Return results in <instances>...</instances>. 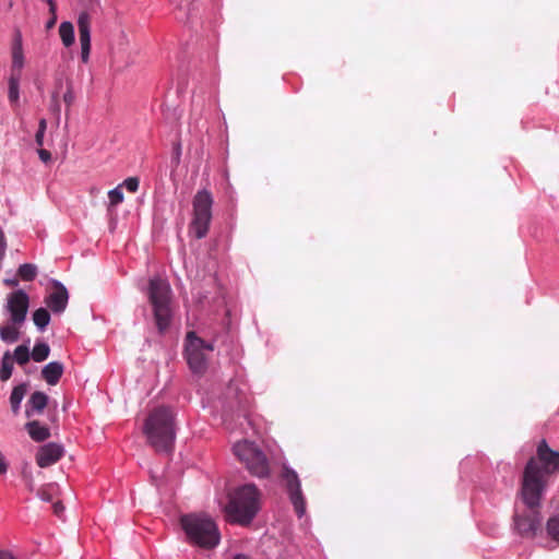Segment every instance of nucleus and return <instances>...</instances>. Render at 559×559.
I'll return each mask as SVG.
<instances>
[{"label": "nucleus", "instance_id": "obj_1", "mask_svg": "<svg viewBox=\"0 0 559 559\" xmlns=\"http://www.w3.org/2000/svg\"><path fill=\"white\" fill-rule=\"evenodd\" d=\"M556 472H559V451L552 450L543 439L537 444L536 456L528 460L523 472L520 495L525 506L540 504L547 476Z\"/></svg>", "mask_w": 559, "mask_h": 559}, {"label": "nucleus", "instance_id": "obj_2", "mask_svg": "<svg viewBox=\"0 0 559 559\" xmlns=\"http://www.w3.org/2000/svg\"><path fill=\"white\" fill-rule=\"evenodd\" d=\"M143 432L148 444L157 452H171L176 439L174 411L165 405L152 408L144 421Z\"/></svg>", "mask_w": 559, "mask_h": 559}, {"label": "nucleus", "instance_id": "obj_3", "mask_svg": "<svg viewBox=\"0 0 559 559\" xmlns=\"http://www.w3.org/2000/svg\"><path fill=\"white\" fill-rule=\"evenodd\" d=\"M260 497L261 493L253 484L234 489L229 492L225 507L227 520L242 526L249 525L260 510Z\"/></svg>", "mask_w": 559, "mask_h": 559}, {"label": "nucleus", "instance_id": "obj_4", "mask_svg": "<svg viewBox=\"0 0 559 559\" xmlns=\"http://www.w3.org/2000/svg\"><path fill=\"white\" fill-rule=\"evenodd\" d=\"M180 524L190 543L201 548L212 549L219 544L221 534L216 523L202 514H186Z\"/></svg>", "mask_w": 559, "mask_h": 559}, {"label": "nucleus", "instance_id": "obj_5", "mask_svg": "<svg viewBox=\"0 0 559 559\" xmlns=\"http://www.w3.org/2000/svg\"><path fill=\"white\" fill-rule=\"evenodd\" d=\"M148 301L153 308L155 324L160 333H164L171 320V289L166 280L151 278L147 287Z\"/></svg>", "mask_w": 559, "mask_h": 559}, {"label": "nucleus", "instance_id": "obj_6", "mask_svg": "<svg viewBox=\"0 0 559 559\" xmlns=\"http://www.w3.org/2000/svg\"><path fill=\"white\" fill-rule=\"evenodd\" d=\"M212 206L213 197L207 190L198 191L193 197L189 231L197 239H202L207 235L212 221Z\"/></svg>", "mask_w": 559, "mask_h": 559}, {"label": "nucleus", "instance_id": "obj_7", "mask_svg": "<svg viewBox=\"0 0 559 559\" xmlns=\"http://www.w3.org/2000/svg\"><path fill=\"white\" fill-rule=\"evenodd\" d=\"M234 454L245 464L246 468L253 476L263 478L270 473V465L265 454L251 441L242 440L233 448Z\"/></svg>", "mask_w": 559, "mask_h": 559}, {"label": "nucleus", "instance_id": "obj_8", "mask_svg": "<svg viewBox=\"0 0 559 559\" xmlns=\"http://www.w3.org/2000/svg\"><path fill=\"white\" fill-rule=\"evenodd\" d=\"M214 350V345L199 337L195 332H188L186 337V359L190 370L198 376L205 373L209 355Z\"/></svg>", "mask_w": 559, "mask_h": 559}, {"label": "nucleus", "instance_id": "obj_9", "mask_svg": "<svg viewBox=\"0 0 559 559\" xmlns=\"http://www.w3.org/2000/svg\"><path fill=\"white\" fill-rule=\"evenodd\" d=\"M523 514H516L514 518L515 528L522 536L534 537L542 532V516L537 507H528Z\"/></svg>", "mask_w": 559, "mask_h": 559}, {"label": "nucleus", "instance_id": "obj_10", "mask_svg": "<svg viewBox=\"0 0 559 559\" xmlns=\"http://www.w3.org/2000/svg\"><path fill=\"white\" fill-rule=\"evenodd\" d=\"M28 296L23 290L13 292L8 298V310L11 314V321L21 325L27 313Z\"/></svg>", "mask_w": 559, "mask_h": 559}, {"label": "nucleus", "instance_id": "obj_11", "mask_svg": "<svg viewBox=\"0 0 559 559\" xmlns=\"http://www.w3.org/2000/svg\"><path fill=\"white\" fill-rule=\"evenodd\" d=\"M91 24L92 17L87 11L80 12L78 16L79 39L81 45V60L87 63L91 53Z\"/></svg>", "mask_w": 559, "mask_h": 559}, {"label": "nucleus", "instance_id": "obj_12", "mask_svg": "<svg viewBox=\"0 0 559 559\" xmlns=\"http://www.w3.org/2000/svg\"><path fill=\"white\" fill-rule=\"evenodd\" d=\"M69 300L68 289L58 281H52L51 290L45 298V304L55 313L66 310Z\"/></svg>", "mask_w": 559, "mask_h": 559}, {"label": "nucleus", "instance_id": "obj_13", "mask_svg": "<svg viewBox=\"0 0 559 559\" xmlns=\"http://www.w3.org/2000/svg\"><path fill=\"white\" fill-rule=\"evenodd\" d=\"M63 455V448L55 442L43 445L36 454V463L40 467H48L58 462Z\"/></svg>", "mask_w": 559, "mask_h": 559}, {"label": "nucleus", "instance_id": "obj_14", "mask_svg": "<svg viewBox=\"0 0 559 559\" xmlns=\"http://www.w3.org/2000/svg\"><path fill=\"white\" fill-rule=\"evenodd\" d=\"M284 477L295 511L299 516H301L305 513V502L301 497L298 477L293 471H286Z\"/></svg>", "mask_w": 559, "mask_h": 559}, {"label": "nucleus", "instance_id": "obj_15", "mask_svg": "<svg viewBox=\"0 0 559 559\" xmlns=\"http://www.w3.org/2000/svg\"><path fill=\"white\" fill-rule=\"evenodd\" d=\"M63 369L61 362L51 361L43 368L41 376L48 384L56 385L63 374Z\"/></svg>", "mask_w": 559, "mask_h": 559}, {"label": "nucleus", "instance_id": "obj_16", "mask_svg": "<svg viewBox=\"0 0 559 559\" xmlns=\"http://www.w3.org/2000/svg\"><path fill=\"white\" fill-rule=\"evenodd\" d=\"M48 403V396L41 392H34L28 400V408L25 414L27 417H31L34 413L40 414L45 409Z\"/></svg>", "mask_w": 559, "mask_h": 559}, {"label": "nucleus", "instance_id": "obj_17", "mask_svg": "<svg viewBox=\"0 0 559 559\" xmlns=\"http://www.w3.org/2000/svg\"><path fill=\"white\" fill-rule=\"evenodd\" d=\"M25 427L29 437L36 442L45 441L50 437L49 428L40 425L37 420L27 423Z\"/></svg>", "mask_w": 559, "mask_h": 559}, {"label": "nucleus", "instance_id": "obj_18", "mask_svg": "<svg viewBox=\"0 0 559 559\" xmlns=\"http://www.w3.org/2000/svg\"><path fill=\"white\" fill-rule=\"evenodd\" d=\"M546 536L552 548L559 546V514L550 516L546 522Z\"/></svg>", "mask_w": 559, "mask_h": 559}, {"label": "nucleus", "instance_id": "obj_19", "mask_svg": "<svg viewBox=\"0 0 559 559\" xmlns=\"http://www.w3.org/2000/svg\"><path fill=\"white\" fill-rule=\"evenodd\" d=\"M24 64L21 34L17 33L12 49V73H19Z\"/></svg>", "mask_w": 559, "mask_h": 559}, {"label": "nucleus", "instance_id": "obj_20", "mask_svg": "<svg viewBox=\"0 0 559 559\" xmlns=\"http://www.w3.org/2000/svg\"><path fill=\"white\" fill-rule=\"evenodd\" d=\"M59 36L64 47H71L74 41V26L71 22H62L59 26Z\"/></svg>", "mask_w": 559, "mask_h": 559}, {"label": "nucleus", "instance_id": "obj_21", "mask_svg": "<svg viewBox=\"0 0 559 559\" xmlns=\"http://www.w3.org/2000/svg\"><path fill=\"white\" fill-rule=\"evenodd\" d=\"M27 391V384L22 383L13 388L10 396V404L14 414L19 413L20 405Z\"/></svg>", "mask_w": 559, "mask_h": 559}, {"label": "nucleus", "instance_id": "obj_22", "mask_svg": "<svg viewBox=\"0 0 559 559\" xmlns=\"http://www.w3.org/2000/svg\"><path fill=\"white\" fill-rule=\"evenodd\" d=\"M13 364H14L13 357H12L11 353L9 350H7L2 356L1 367H0V380L2 382H5L11 378L12 371H13Z\"/></svg>", "mask_w": 559, "mask_h": 559}, {"label": "nucleus", "instance_id": "obj_23", "mask_svg": "<svg viewBox=\"0 0 559 559\" xmlns=\"http://www.w3.org/2000/svg\"><path fill=\"white\" fill-rule=\"evenodd\" d=\"M0 337L5 343H14L20 337L19 325L14 324H4L0 326Z\"/></svg>", "mask_w": 559, "mask_h": 559}, {"label": "nucleus", "instance_id": "obj_24", "mask_svg": "<svg viewBox=\"0 0 559 559\" xmlns=\"http://www.w3.org/2000/svg\"><path fill=\"white\" fill-rule=\"evenodd\" d=\"M33 321L38 329L44 330L50 322L49 311L45 308L35 310L33 313Z\"/></svg>", "mask_w": 559, "mask_h": 559}, {"label": "nucleus", "instance_id": "obj_25", "mask_svg": "<svg viewBox=\"0 0 559 559\" xmlns=\"http://www.w3.org/2000/svg\"><path fill=\"white\" fill-rule=\"evenodd\" d=\"M50 353V348L48 344L46 343H37L35 344L33 350H32V358L37 361H44L48 358Z\"/></svg>", "mask_w": 559, "mask_h": 559}, {"label": "nucleus", "instance_id": "obj_26", "mask_svg": "<svg viewBox=\"0 0 559 559\" xmlns=\"http://www.w3.org/2000/svg\"><path fill=\"white\" fill-rule=\"evenodd\" d=\"M32 354L26 345H19L14 349L13 360L16 361L20 366H24L29 361Z\"/></svg>", "mask_w": 559, "mask_h": 559}, {"label": "nucleus", "instance_id": "obj_27", "mask_svg": "<svg viewBox=\"0 0 559 559\" xmlns=\"http://www.w3.org/2000/svg\"><path fill=\"white\" fill-rule=\"evenodd\" d=\"M19 83L20 74L12 73L9 80V99L11 103H17L19 100Z\"/></svg>", "mask_w": 559, "mask_h": 559}, {"label": "nucleus", "instance_id": "obj_28", "mask_svg": "<svg viewBox=\"0 0 559 559\" xmlns=\"http://www.w3.org/2000/svg\"><path fill=\"white\" fill-rule=\"evenodd\" d=\"M17 274L23 281H33L37 275V267L34 264L25 263L20 265Z\"/></svg>", "mask_w": 559, "mask_h": 559}, {"label": "nucleus", "instance_id": "obj_29", "mask_svg": "<svg viewBox=\"0 0 559 559\" xmlns=\"http://www.w3.org/2000/svg\"><path fill=\"white\" fill-rule=\"evenodd\" d=\"M57 489V486L53 485V484H49V485H46L44 487H41L37 495L38 497L43 500V501H47V502H50L52 501V498H53V493Z\"/></svg>", "mask_w": 559, "mask_h": 559}, {"label": "nucleus", "instance_id": "obj_30", "mask_svg": "<svg viewBox=\"0 0 559 559\" xmlns=\"http://www.w3.org/2000/svg\"><path fill=\"white\" fill-rule=\"evenodd\" d=\"M109 198V207L116 206L123 201V192L121 190V186L116 187L115 189L108 192Z\"/></svg>", "mask_w": 559, "mask_h": 559}, {"label": "nucleus", "instance_id": "obj_31", "mask_svg": "<svg viewBox=\"0 0 559 559\" xmlns=\"http://www.w3.org/2000/svg\"><path fill=\"white\" fill-rule=\"evenodd\" d=\"M48 5H49V12L51 14V17L49 19V21L47 22L46 24V28L47 29H50L55 26L56 22H57V5H56V2L53 0H46Z\"/></svg>", "mask_w": 559, "mask_h": 559}, {"label": "nucleus", "instance_id": "obj_32", "mask_svg": "<svg viewBox=\"0 0 559 559\" xmlns=\"http://www.w3.org/2000/svg\"><path fill=\"white\" fill-rule=\"evenodd\" d=\"M123 186L130 192H136L139 189V179L136 177H129L123 181Z\"/></svg>", "mask_w": 559, "mask_h": 559}, {"label": "nucleus", "instance_id": "obj_33", "mask_svg": "<svg viewBox=\"0 0 559 559\" xmlns=\"http://www.w3.org/2000/svg\"><path fill=\"white\" fill-rule=\"evenodd\" d=\"M74 99H75V96H74V93L72 91V87L68 86V90H67V92L63 95V102L66 103V105L68 107H70L74 103Z\"/></svg>", "mask_w": 559, "mask_h": 559}, {"label": "nucleus", "instance_id": "obj_34", "mask_svg": "<svg viewBox=\"0 0 559 559\" xmlns=\"http://www.w3.org/2000/svg\"><path fill=\"white\" fill-rule=\"evenodd\" d=\"M38 156H39L40 160H43L44 163H47L51 159L50 152L45 148L38 150Z\"/></svg>", "mask_w": 559, "mask_h": 559}, {"label": "nucleus", "instance_id": "obj_35", "mask_svg": "<svg viewBox=\"0 0 559 559\" xmlns=\"http://www.w3.org/2000/svg\"><path fill=\"white\" fill-rule=\"evenodd\" d=\"M52 509H53V513L58 516H60L62 514V512L64 511V507L60 501L55 502L52 506Z\"/></svg>", "mask_w": 559, "mask_h": 559}, {"label": "nucleus", "instance_id": "obj_36", "mask_svg": "<svg viewBox=\"0 0 559 559\" xmlns=\"http://www.w3.org/2000/svg\"><path fill=\"white\" fill-rule=\"evenodd\" d=\"M8 471V464L5 462L4 456L0 452V474H4Z\"/></svg>", "mask_w": 559, "mask_h": 559}, {"label": "nucleus", "instance_id": "obj_37", "mask_svg": "<svg viewBox=\"0 0 559 559\" xmlns=\"http://www.w3.org/2000/svg\"><path fill=\"white\" fill-rule=\"evenodd\" d=\"M44 135H45V132H41V131H37L36 135H35V142L40 147L44 144Z\"/></svg>", "mask_w": 559, "mask_h": 559}, {"label": "nucleus", "instance_id": "obj_38", "mask_svg": "<svg viewBox=\"0 0 559 559\" xmlns=\"http://www.w3.org/2000/svg\"><path fill=\"white\" fill-rule=\"evenodd\" d=\"M52 103H53V104H52V110H53L55 112L59 114V112H60V105H59V102H58V99H57V96H56V95H53V96H52Z\"/></svg>", "mask_w": 559, "mask_h": 559}, {"label": "nucleus", "instance_id": "obj_39", "mask_svg": "<svg viewBox=\"0 0 559 559\" xmlns=\"http://www.w3.org/2000/svg\"><path fill=\"white\" fill-rule=\"evenodd\" d=\"M174 151H175V159H176V163L178 164L179 163V158H180V154H181V147H180L179 143H177L175 145Z\"/></svg>", "mask_w": 559, "mask_h": 559}, {"label": "nucleus", "instance_id": "obj_40", "mask_svg": "<svg viewBox=\"0 0 559 559\" xmlns=\"http://www.w3.org/2000/svg\"><path fill=\"white\" fill-rule=\"evenodd\" d=\"M46 128H47L46 119H40L39 123H38V130L37 131L45 132Z\"/></svg>", "mask_w": 559, "mask_h": 559}, {"label": "nucleus", "instance_id": "obj_41", "mask_svg": "<svg viewBox=\"0 0 559 559\" xmlns=\"http://www.w3.org/2000/svg\"><path fill=\"white\" fill-rule=\"evenodd\" d=\"M0 559H16L8 551H0Z\"/></svg>", "mask_w": 559, "mask_h": 559}, {"label": "nucleus", "instance_id": "obj_42", "mask_svg": "<svg viewBox=\"0 0 559 559\" xmlns=\"http://www.w3.org/2000/svg\"><path fill=\"white\" fill-rule=\"evenodd\" d=\"M234 559H250V558L246 555L240 554V555L235 556Z\"/></svg>", "mask_w": 559, "mask_h": 559}, {"label": "nucleus", "instance_id": "obj_43", "mask_svg": "<svg viewBox=\"0 0 559 559\" xmlns=\"http://www.w3.org/2000/svg\"><path fill=\"white\" fill-rule=\"evenodd\" d=\"M5 283H7L8 285H11V286H14V285H16V284H17V282H16L15 280H13V281H9V280H7V281H5Z\"/></svg>", "mask_w": 559, "mask_h": 559}]
</instances>
